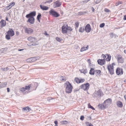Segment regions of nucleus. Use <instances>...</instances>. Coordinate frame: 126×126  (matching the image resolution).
Wrapping results in <instances>:
<instances>
[{
    "instance_id": "obj_51",
    "label": "nucleus",
    "mask_w": 126,
    "mask_h": 126,
    "mask_svg": "<svg viewBox=\"0 0 126 126\" xmlns=\"http://www.w3.org/2000/svg\"><path fill=\"white\" fill-rule=\"evenodd\" d=\"M84 116H81V117H80V119L81 120H84Z\"/></svg>"
},
{
    "instance_id": "obj_26",
    "label": "nucleus",
    "mask_w": 126,
    "mask_h": 126,
    "mask_svg": "<svg viewBox=\"0 0 126 126\" xmlns=\"http://www.w3.org/2000/svg\"><path fill=\"white\" fill-rule=\"evenodd\" d=\"M7 85V83L4 82L0 85V89L5 87Z\"/></svg>"
},
{
    "instance_id": "obj_31",
    "label": "nucleus",
    "mask_w": 126,
    "mask_h": 126,
    "mask_svg": "<svg viewBox=\"0 0 126 126\" xmlns=\"http://www.w3.org/2000/svg\"><path fill=\"white\" fill-rule=\"evenodd\" d=\"M84 28H82V27H80L79 29V32H83L84 31Z\"/></svg>"
},
{
    "instance_id": "obj_24",
    "label": "nucleus",
    "mask_w": 126,
    "mask_h": 126,
    "mask_svg": "<svg viewBox=\"0 0 126 126\" xmlns=\"http://www.w3.org/2000/svg\"><path fill=\"white\" fill-rule=\"evenodd\" d=\"M15 4V3L14 2H13L10 3V4L8 6L6 7L8 8V9H10L13 6H14Z\"/></svg>"
},
{
    "instance_id": "obj_13",
    "label": "nucleus",
    "mask_w": 126,
    "mask_h": 126,
    "mask_svg": "<svg viewBox=\"0 0 126 126\" xmlns=\"http://www.w3.org/2000/svg\"><path fill=\"white\" fill-rule=\"evenodd\" d=\"M91 29L90 25L89 24H88L85 27V31L87 32H89L91 31Z\"/></svg>"
},
{
    "instance_id": "obj_47",
    "label": "nucleus",
    "mask_w": 126,
    "mask_h": 126,
    "mask_svg": "<svg viewBox=\"0 0 126 126\" xmlns=\"http://www.w3.org/2000/svg\"><path fill=\"white\" fill-rule=\"evenodd\" d=\"M104 11L105 12H107V13H108L109 12H110V11L107 8H105V9Z\"/></svg>"
},
{
    "instance_id": "obj_64",
    "label": "nucleus",
    "mask_w": 126,
    "mask_h": 126,
    "mask_svg": "<svg viewBox=\"0 0 126 126\" xmlns=\"http://www.w3.org/2000/svg\"><path fill=\"white\" fill-rule=\"evenodd\" d=\"M23 50V49H18V51H21Z\"/></svg>"
},
{
    "instance_id": "obj_59",
    "label": "nucleus",
    "mask_w": 126,
    "mask_h": 126,
    "mask_svg": "<svg viewBox=\"0 0 126 126\" xmlns=\"http://www.w3.org/2000/svg\"><path fill=\"white\" fill-rule=\"evenodd\" d=\"M124 20H126V15L124 16Z\"/></svg>"
},
{
    "instance_id": "obj_28",
    "label": "nucleus",
    "mask_w": 126,
    "mask_h": 126,
    "mask_svg": "<svg viewBox=\"0 0 126 126\" xmlns=\"http://www.w3.org/2000/svg\"><path fill=\"white\" fill-rule=\"evenodd\" d=\"M88 48V46L86 47H83L80 49V51L82 52L87 50Z\"/></svg>"
},
{
    "instance_id": "obj_29",
    "label": "nucleus",
    "mask_w": 126,
    "mask_h": 126,
    "mask_svg": "<svg viewBox=\"0 0 126 126\" xmlns=\"http://www.w3.org/2000/svg\"><path fill=\"white\" fill-rule=\"evenodd\" d=\"M28 60H29V61L31 60V62H33L37 60V59H36V58L35 57H34L28 59Z\"/></svg>"
},
{
    "instance_id": "obj_21",
    "label": "nucleus",
    "mask_w": 126,
    "mask_h": 126,
    "mask_svg": "<svg viewBox=\"0 0 126 126\" xmlns=\"http://www.w3.org/2000/svg\"><path fill=\"white\" fill-rule=\"evenodd\" d=\"M117 106L120 108L122 107L123 106V104L122 102L120 101H118L117 102Z\"/></svg>"
},
{
    "instance_id": "obj_35",
    "label": "nucleus",
    "mask_w": 126,
    "mask_h": 126,
    "mask_svg": "<svg viewBox=\"0 0 126 126\" xmlns=\"http://www.w3.org/2000/svg\"><path fill=\"white\" fill-rule=\"evenodd\" d=\"M74 80L77 83H79V81L80 79H79L78 78H75L74 79Z\"/></svg>"
},
{
    "instance_id": "obj_57",
    "label": "nucleus",
    "mask_w": 126,
    "mask_h": 126,
    "mask_svg": "<svg viewBox=\"0 0 126 126\" xmlns=\"http://www.w3.org/2000/svg\"><path fill=\"white\" fill-rule=\"evenodd\" d=\"M54 123L55 125H58V122L57 121H54Z\"/></svg>"
},
{
    "instance_id": "obj_41",
    "label": "nucleus",
    "mask_w": 126,
    "mask_h": 126,
    "mask_svg": "<svg viewBox=\"0 0 126 126\" xmlns=\"http://www.w3.org/2000/svg\"><path fill=\"white\" fill-rule=\"evenodd\" d=\"M85 13V12H78V15H81Z\"/></svg>"
},
{
    "instance_id": "obj_19",
    "label": "nucleus",
    "mask_w": 126,
    "mask_h": 126,
    "mask_svg": "<svg viewBox=\"0 0 126 126\" xmlns=\"http://www.w3.org/2000/svg\"><path fill=\"white\" fill-rule=\"evenodd\" d=\"M40 7L41 9L43 10H47L49 8V7L47 6H42V5H40Z\"/></svg>"
},
{
    "instance_id": "obj_12",
    "label": "nucleus",
    "mask_w": 126,
    "mask_h": 126,
    "mask_svg": "<svg viewBox=\"0 0 126 126\" xmlns=\"http://www.w3.org/2000/svg\"><path fill=\"white\" fill-rule=\"evenodd\" d=\"M28 18L29 19L27 21V22H29L31 24L34 23L35 22V19L33 17H29Z\"/></svg>"
},
{
    "instance_id": "obj_7",
    "label": "nucleus",
    "mask_w": 126,
    "mask_h": 126,
    "mask_svg": "<svg viewBox=\"0 0 126 126\" xmlns=\"http://www.w3.org/2000/svg\"><path fill=\"white\" fill-rule=\"evenodd\" d=\"M36 14V12L35 11L31 12L28 14H27L26 16V17L28 18L29 17H32L34 16Z\"/></svg>"
},
{
    "instance_id": "obj_62",
    "label": "nucleus",
    "mask_w": 126,
    "mask_h": 126,
    "mask_svg": "<svg viewBox=\"0 0 126 126\" xmlns=\"http://www.w3.org/2000/svg\"><path fill=\"white\" fill-rule=\"evenodd\" d=\"M45 35H48V33H47L46 32H45Z\"/></svg>"
},
{
    "instance_id": "obj_48",
    "label": "nucleus",
    "mask_w": 126,
    "mask_h": 126,
    "mask_svg": "<svg viewBox=\"0 0 126 126\" xmlns=\"http://www.w3.org/2000/svg\"><path fill=\"white\" fill-rule=\"evenodd\" d=\"M75 26L76 27H78L79 25V23L78 22H76L75 23Z\"/></svg>"
},
{
    "instance_id": "obj_58",
    "label": "nucleus",
    "mask_w": 126,
    "mask_h": 126,
    "mask_svg": "<svg viewBox=\"0 0 126 126\" xmlns=\"http://www.w3.org/2000/svg\"><path fill=\"white\" fill-rule=\"evenodd\" d=\"M7 92H10V89L9 88H7Z\"/></svg>"
},
{
    "instance_id": "obj_16",
    "label": "nucleus",
    "mask_w": 126,
    "mask_h": 126,
    "mask_svg": "<svg viewBox=\"0 0 126 126\" xmlns=\"http://www.w3.org/2000/svg\"><path fill=\"white\" fill-rule=\"evenodd\" d=\"M105 103H103V104H100L98 105L99 108L102 110H104L105 109L107 108V107L105 104Z\"/></svg>"
},
{
    "instance_id": "obj_36",
    "label": "nucleus",
    "mask_w": 126,
    "mask_h": 126,
    "mask_svg": "<svg viewBox=\"0 0 126 126\" xmlns=\"http://www.w3.org/2000/svg\"><path fill=\"white\" fill-rule=\"evenodd\" d=\"M88 106L89 108H91L93 110H95V109L93 106L90 105V103L88 104Z\"/></svg>"
},
{
    "instance_id": "obj_3",
    "label": "nucleus",
    "mask_w": 126,
    "mask_h": 126,
    "mask_svg": "<svg viewBox=\"0 0 126 126\" xmlns=\"http://www.w3.org/2000/svg\"><path fill=\"white\" fill-rule=\"evenodd\" d=\"M80 87L81 89L84 91H87L89 88L90 84L89 83H87L81 85Z\"/></svg>"
},
{
    "instance_id": "obj_2",
    "label": "nucleus",
    "mask_w": 126,
    "mask_h": 126,
    "mask_svg": "<svg viewBox=\"0 0 126 126\" xmlns=\"http://www.w3.org/2000/svg\"><path fill=\"white\" fill-rule=\"evenodd\" d=\"M61 29L62 32L63 34L67 33L68 31H71L72 30L71 28L68 26V25L64 24L62 26Z\"/></svg>"
},
{
    "instance_id": "obj_52",
    "label": "nucleus",
    "mask_w": 126,
    "mask_h": 126,
    "mask_svg": "<svg viewBox=\"0 0 126 126\" xmlns=\"http://www.w3.org/2000/svg\"><path fill=\"white\" fill-rule=\"evenodd\" d=\"M8 70L9 68L7 67L3 69V71H7Z\"/></svg>"
},
{
    "instance_id": "obj_38",
    "label": "nucleus",
    "mask_w": 126,
    "mask_h": 126,
    "mask_svg": "<svg viewBox=\"0 0 126 126\" xmlns=\"http://www.w3.org/2000/svg\"><path fill=\"white\" fill-rule=\"evenodd\" d=\"M31 87V85H30L28 86H26L25 87V89L26 90H29Z\"/></svg>"
},
{
    "instance_id": "obj_1",
    "label": "nucleus",
    "mask_w": 126,
    "mask_h": 126,
    "mask_svg": "<svg viewBox=\"0 0 126 126\" xmlns=\"http://www.w3.org/2000/svg\"><path fill=\"white\" fill-rule=\"evenodd\" d=\"M64 87L65 88V92L66 93L69 94L72 92L73 87L69 82H66L64 84Z\"/></svg>"
},
{
    "instance_id": "obj_45",
    "label": "nucleus",
    "mask_w": 126,
    "mask_h": 126,
    "mask_svg": "<svg viewBox=\"0 0 126 126\" xmlns=\"http://www.w3.org/2000/svg\"><path fill=\"white\" fill-rule=\"evenodd\" d=\"M53 0H47V1H46L45 2V3H50L52 2Z\"/></svg>"
},
{
    "instance_id": "obj_50",
    "label": "nucleus",
    "mask_w": 126,
    "mask_h": 126,
    "mask_svg": "<svg viewBox=\"0 0 126 126\" xmlns=\"http://www.w3.org/2000/svg\"><path fill=\"white\" fill-rule=\"evenodd\" d=\"M114 34L113 33V32H110V35L111 37L112 38L113 36V35Z\"/></svg>"
},
{
    "instance_id": "obj_43",
    "label": "nucleus",
    "mask_w": 126,
    "mask_h": 126,
    "mask_svg": "<svg viewBox=\"0 0 126 126\" xmlns=\"http://www.w3.org/2000/svg\"><path fill=\"white\" fill-rule=\"evenodd\" d=\"M56 39L57 41L59 42H60L61 41V39L59 38L58 37H56Z\"/></svg>"
},
{
    "instance_id": "obj_32",
    "label": "nucleus",
    "mask_w": 126,
    "mask_h": 126,
    "mask_svg": "<svg viewBox=\"0 0 126 126\" xmlns=\"http://www.w3.org/2000/svg\"><path fill=\"white\" fill-rule=\"evenodd\" d=\"M10 36H11L9 35L7 33V34L6 35L5 37L7 39L9 40L10 39Z\"/></svg>"
},
{
    "instance_id": "obj_9",
    "label": "nucleus",
    "mask_w": 126,
    "mask_h": 126,
    "mask_svg": "<svg viewBox=\"0 0 126 126\" xmlns=\"http://www.w3.org/2000/svg\"><path fill=\"white\" fill-rule=\"evenodd\" d=\"M25 30V32L27 34H31L33 32V30L31 28L26 27Z\"/></svg>"
},
{
    "instance_id": "obj_53",
    "label": "nucleus",
    "mask_w": 126,
    "mask_h": 126,
    "mask_svg": "<svg viewBox=\"0 0 126 126\" xmlns=\"http://www.w3.org/2000/svg\"><path fill=\"white\" fill-rule=\"evenodd\" d=\"M93 96H94V97H97L98 96L97 95V94H95V93L94 94H93Z\"/></svg>"
},
{
    "instance_id": "obj_27",
    "label": "nucleus",
    "mask_w": 126,
    "mask_h": 126,
    "mask_svg": "<svg viewBox=\"0 0 126 126\" xmlns=\"http://www.w3.org/2000/svg\"><path fill=\"white\" fill-rule=\"evenodd\" d=\"M79 71H80L81 73H83L84 74H85L87 72V69H83L81 70L80 69Z\"/></svg>"
},
{
    "instance_id": "obj_42",
    "label": "nucleus",
    "mask_w": 126,
    "mask_h": 126,
    "mask_svg": "<svg viewBox=\"0 0 126 126\" xmlns=\"http://www.w3.org/2000/svg\"><path fill=\"white\" fill-rule=\"evenodd\" d=\"M105 25V24L104 23H102L100 24L99 27L100 28H103L104 26Z\"/></svg>"
},
{
    "instance_id": "obj_60",
    "label": "nucleus",
    "mask_w": 126,
    "mask_h": 126,
    "mask_svg": "<svg viewBox=\"0 0 126 126\" xmlns=\"http://www.w3.org/2000/svg\"><path fill=\"white\" fill-rule=\"evenodd\" d=\"M92 11L93 12H94V9L93 8V7H92Z\"/></svg>"
},
{
    "instance_id": "obj_5",
    "label": "nucleus",
    "mask_w": 126,
    "mask_h": 126,
    "mask_svg": "<svg viewBox=\"0 0 126 126\" xmlns=\"http://www.w3.org/2000/svg\"><path fill=\"white\" fill-rule=\"evenodd\" d=\"M62 3L59 0H57L53 3V7L54 8H56L60 6Z\"/></svg>"
},
{
    "instance_id": "obj_54",
    "label": "nucleus",
    "mask_w": 126,
    "mask_h": 126,
    "mask_svg": "<svg viewBox=\"0 0 126 126\" xmlns=\"http://www.w3.org/2000/svg\"><path fill=\"white\" fill-rule=\"evenodd\" d=\"M37 45V44L36 43L32 44L31 45V46H35V45Z\"/></svg>"
},
{
    "instance_id": "obj_49",
    "label": "nucleus",
    "mask_w": 126,
    "mask_h": 126,
    "mask_svg": "<svg viewBox=\"0 0 126 126\" xmlns=\"http://www.w3.org/2000/svg\"><path fill=\"white\" fill-rule=\"evenodd\" d=\"M102 57L103 58V59H105V58H106V56L105 55L102 54Z\"/></svg>"
},
{
    "instance_id": "obj_44",
    "label": "nucleus",
    "mask_w": 126,
    "mask_h": 126,
    "mask_svg": "<svg viewBox=\"0 0 126 126\" xmlns=\"http://www.w3.org/2000/svg\"><path fill=\"white\" fill-rule=\"evenodd\" d=\"M85 81V80L84 79H80L79 81V83H82Z\"/></svg>"
},
{
    "instance_id": "obj_39",
    "label": "nucleus",
    "mask_w": 126,
    "mask_h": 126,
    "mask_svg": "<svg viewBox=\"0 0 126 126\" xmlns=\"http://www.w3.org/2000/svg\"><path fill=\"white\" fill-rule=\"evenodd\" d=\"M41 16L42 15L40 13H39L37 17L36 18L40 19L41 18Z\"/></svg>"
},
{
    "instance_id": "obj_56",
    "label": "nucleus",
    "mask_w": 126,
    "mask_h": 126,
    "mask_svg": "<svg viewBox=\"0 0 126 126\" xmlns=\"http://www.w3.org/2000/svg\"><path fill=\"white\" fill-rule=\"evenodd\" d=\"M16 34L17 36H18L19 35V32L17 31L16 32Z\"/></svg>"
},
{
    "instance_id": "obj_33",
    "label": "nucleus",
    "mask_w": 126,
    "mask_h": 126,
    "mask_svg": "<svg viewBox=\"0 0 126 126\" xmlns=\"http://www.w3.org/2000/svg\"><path fill=\"white\" fill-rule=\"evenodd\" d=\"M86 125L87 126H94L93 125L90 123L87 122H86Z\"/></svg>"
},
{
    "instance_id": "obj_55",
    "label": "nucleus",
    "mask_w": 126,
    "mask_h": 126,
    "mask_svg": "<svg viewBox=\"0 0 126 126\" xmlns=\"http://www.w3.org/2000/svg\"><path fill=\"white\" fill-rule=\"evenodd\" d=\"M88 62L89 63V65L90 66H92L91 64V61L89 59L88 60Z\"/></svg>"
},
{
    "instance_id": "obj_20",
    "label": "nucleus",
    "mask_w": 126,
    "mask_h": 126,
    "mask_svg": "<svg viewBox=\"0 0 126 126\" xmlns=\"http://www.w3.org/2000/svg\"><path fill=\"white\" fill-rule=\"evenodd\" d=\"M95 70L93 68H91L90 70L89 74L91 75H94V73Z\"/></svg>"
},
{
    "instance_id": "obj_22",
    "label": "nucleus",
    "mask_w": 126,
    "mask_h": 126,
    "mask_svg": "<svg viewBox=\"0 0 126 126\" xmlns=\"http://www.w3.org/2000/svg\"><path fill=\"white\" fill-rule=\"evenodd\" d=\"M97 93L98 96H101L103 94L102 92L100 90H99L97 91Z\"/></svg>"
},
{
    "instance_id": "obj_34",
    "label": "nucleus",
    "mask_w": 126,
    "mask_h": 126,
    "mask_svg": "<svg viewBox=\"0 0 126 126\" xmlns=\"http://www.w3.org/2000/svg\"><path fill=\"white\" fill-rule=\"evenodd\" d=\"M107 55V56L108 57L106 59V61H109L110 60L111 56H109L108 54Z\"/></svg>"
},
{
    "instance_id": "obj_10",
    "label": "nucleus",
    "mask_w": 126,
    "mask_h": 126,
    "mask_svg": "<svg viewBox=\"0 0 126 126\" xmlns=\"http://www.w3.org/2000/svg\"><path fill=\"white\" fill-rule=\"evenodd\" d=\"M123 70L121 68L120 69V68H118L116 70V73L118 75H119L120 74L121 75L123 74Z\"/></svg>"
},
{
    "instance_id": "obj_17",
    "label": "nucleus",
    "mask_w": 126,
    "mask_h": 126,
    "mask_svg": "<svg viewBox=\"0 0 126 126\" xmlns=\"http://www.w3.org/2000/svg\"><path fill=\"white\" fill-rule=\"evenodd\" d=\"M101 71L100 70H95L94 74H95L97 76H100L101 75Z\"/></svg>"
},
{
    "instance_id": "obj_8",
    "label": "nucleus",
    "mask_w": 126,
    "mask_h": 126,
    "mask_svg": "<svg viewBox=\"0 0 126 126\" xmlns=\"http://www.w3.org/2000/svg\"><path fill=\"white\" fill-rule=\"evenodd\" d=\"M111 101L112 100L111 99L108 98L105 100L103 103H105V104L108 107L111 104Z\"/></svg>"
},
{
    "instance_id": "obj_63",
    "label": "nucleus",
    "mask_w": 126,
    "mask_h": 126,
    "mask_svg": "<svg viewBox=\"0 0 126 126\" xmlns=\"http://www.w3.org/2000/svg\"><path fill=\"white\" fill-rule=\"evenodd\" d=\"M36 58V59H37V60L39 59V57H35Z\"/></svg>"
},
{
    "instance_id": "obj_30",
    "label": "nucleus",
    "mask_w": 126,
    "mask_h": 126,
    "mask_svg": "<svg viewBox=\"0 0 126 126\" xmlns=\"http://www.w3.org/2000/svg\"><path fill=\"white\" fill-rule=\"evenodd\" d=\"M69 122L66 121H62L61 122V123L63 124H68Z\"/></svg>"
},
{
    "instance_id": "obj_11",
    "label": "nucleus",
    "mask_w": 126,
    "mask_h": 126,
    "mask_svg": "<svg viewBox=\"0 0 126 126\" xmlns=\"http://www.w3.org/2000/svg\"><path fill=\"white\" fill-rule=\"evenodd\" d=\"M7 34L11 36H13L15 35V32L12 29L9 28V30L7 32Z\"/></svg>"
},
{
    "instance_id": "obj_14",
    "label": "nucleus",
    "mask_w": 126,
    "mask_h": 126,
    "mask_svg": "<svg viewBox=\"0 0 126 126\" xmlns=\"http://www.w3.org/2000/svg\"><path fill=\"white\" fill-rule=\"evenodd\" d=\"M98 63L101 65H103L105 63V59L98 60L97 61Z\"/></svg>"
},
{
    "instance_id": "obj_18",
    "label": "nucleus",
    "mask_w": 126,
    "mask_h": 126,
    "mask_svg": "<svg viewBox=\"0 0 126 126\" xmlns=\"http://www.w3.org/2000/svg\"><path fill=\"white\" fill-rule=\"evenodd\" d=\"M0 23L1 24V27H3L5 26L6 25L5 21L4 20L1 19L0 22Z\"/></svg>"
},
{
    "instance_id": "obj_23",
    "label": "nucleus",
    "mask_w": 126,
    "mask_h": 126,
    "mask_svg": "<svg viewBox=\"0 0 126 126\" xmlns=\"http://www.w3.org/2000/svg\"><path fill=\"white\" fill-rule=\"evenodd\" d=\"M117 59V60L118 63H123V60L122 57H118Z\"/></svg>"
},
{
    "instance_id": "obj_37",
    "label": "nucleus",
    "mask_w": 126,
    "mask_h": 126,
    "mask_svg": "<svg viewBox=\"0 0 126 126\" xmlns=\"http://www.w3.org/2000/svg\"><path fill=\"white\" fill-rule=\"evenodd\" d=\"M60 79L61 80H63L64 81H65L66 80V79L63 76H61L60 77Z\"/></svg>"
},
{
    "instance_id": "obj_46",
    "label": "nucleus",
    "mask_w": 126,
    "mask_h": 126,
    "mask_svg": "<svg viewBox=\"0 0 126 126\" xmlns=\"http://www.w3.org/2000/svg\"><path fill=\"white\" fill-rule=\"evenodd\" d=\"M26 89H25V88L22 87L20 89V91L22 92H24L25 91Z\"/></svg>"
},
{
    "instance_id": "obj_61",
    "label": "nucleus",
    "mask_w": 126,
    "mask_h": 126,
    "mask_svg": "<svg viewBox=\"0 0 126 126\" xmlns=\"http://www.w3.org/2000/svg\"><path fill=\"white\" fill-rule=\"evenodd\" d=\"M6 20L7 21H8V18L7 17H6Z\"/></svg>"
},
{
    "instance_id": "obj_4",
    "label": "nucleus",
    "mask_w": 126,
    "mask_h": 126,
    "mask_svg": "<svg viewBox=\"0 0 126 126\" xmlns=\"http://www.w3.org/2000/svg\"><path fill=\"white\" fill-rule=\"evenodd\" d=\"M49 13L50 15L55 17H57L60 16V14L53 9L50 10L49 12Z\"/></svg>"
},
{
    "instance_id": "obj_6",
    "label": "nucleus",
    "mask_w": 126,
    "mask_h": 126,
    "mask_svg": "<svg viewBox=\"0 0 126 126\" xmlns=\"http://www.w3.org/2000/svg\"><path fill=\"white\" fill-rule=\"evenodd\" d=\"M114 67L113 66H111L110 65H108L107 66V68L110 74L112 75L114 74Z\"/></svg>"
},
{
    "instance_id": "obj_25",
    "label": "nucleus",
    "mask_w": 126,
    "mask_h": 126,
    "mask_svg": "<svg viewBox=\"0 0 126 126\" xmlns=\"http://www.w3.org/2000/svg\"><path fill=\"white\" fill-rule=\"evenodd\" d=\"M31 110V109L30 108H29V107H25L23 108L22 109V110L23 111H29Z\"/></svg>"
},
{
    "instance_id": "obj_40",
    "label": "nucleus",
    "mask_w": 126,
    "mask_h": 126,
    "mask_svg": "<svg viewBox=\"0 0 126 126\" xmlns=\"http://www.w3.org/2000/svg\"><path fill=\"white\" fill-rule=\"evenodd\" d=\"M122 2L121 1H119L118 2H117L115 4L116 5V6H117L120 4H122Z\"/></svg>"
},
{
    "instance_id": "obj_15",
    "label": "nucleus",
    "mask_w": 126,
    "mask_h": 126,
    "mask_svg": "<svg viewBox=\"0 0 126 126\" xmlns=\"http://www.w3.org/2000/svg\"><path fill=\"white\" fill-rule=\"evenodd\" d=\"M28 40L29 41L32 42H35L37 41V39L35 37L31 36L28 38Z\"/></svg>"
}]
</instances>
